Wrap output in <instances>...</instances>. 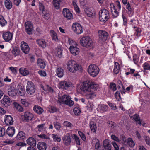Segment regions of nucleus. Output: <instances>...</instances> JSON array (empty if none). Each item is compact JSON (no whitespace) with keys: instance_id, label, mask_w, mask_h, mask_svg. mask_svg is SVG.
<instances>
[{"instance_id":"1","label":"nucleus","mask_w":150,"mask_h":150,"mask_svg":"<svg viewBox=\"0 0 150 150\" xmlns=\"http://www.w3.org/2000/svg\"><path fill=\"white\" fill-rule=\"evenodd\" d=\"M67 68L70 72L75 73L77 71L81 70L82 67L74 60H71L68 62Z\"/></svg>"},{"instance_id":"2","label":"nucleus","mask_w":150,"mask_h":150,"mask_svg":"<svg viewBox=\"0 0 150 150\" xmlns=\"http://www.w3.org/2000/svg\"><path fill=\"white\" fill-rule=\"evenodd\" d=\"M89 80H87L83 82L80 87H78L77 88V91L79 93H86L90 91L89 87Z\"/></svg>"},{"instance_id":"3","label":"nucleus","mask_w":150,"mask_h":150,"mask_svg":"<svg viewBox=\"0 0 150 150\" xmlns=\"http://www.w3.org/2000/svg\"><path fill=\"white\" fill-rule=\"evenodd\" d=\"M109 11L105 8L99 11V19L100 21L105 23L110 18Z\"/></svg>"},{"instance_id":"4","label":"nucleus","mask_w":150,"mask_h":150,"mask_svg":"<svg viewBox=\"0 0 150 150\" xmlns=\"http://www.w3.org/2000/svg\"><path fill=\"white\" fill-rule=\"evenodd\" d=\"M59 102L62 104L72 106L74 104L73 101L71 100V98L68 95L64 94L59 98Z\"/></svg>"},{"instance_id":"5","label":"nucleus","mask_w":150,"mask_h":150,"mask_svg":"<svg viewBox=\"0 0 150 150\" xmlns=\"http://www.w3.org/2000/svg\"><path fill=\"white\" fill-rule=\"evenodd\" d=\"M81 45L86 48H88L93 45L91 39L89 36L83 37L80 40Z\"/></svg>"},{"instance_id":"6","label":"nucleus","mask_w":150,"mask_h":150,"mask_svg":"<svg viewBox=\"0 0 150 150\" xmlns=\"http://www.w3.org/2000/svg\"><path fill=\"white\" fill-rule=\"evenodd\" d=\"M87 70L88 73L91 76L93 77L97 76L99 71L98 67L93 64L90 65L88 67Z\"/></svg>"},{"instance_id":"7","label":"nucleus","mask_w":150,"mask_h":150,"mask_svg":"<svg viewBox=\"0 0 150 150\" xmlns=\"http://www.w3.org/2000/svg\"><path fill=\"white\" fill-rule=\"evenodd\" d=\"M36 90V87L34 83L31 81H28L26 86V91L30 95H33Z\"/></svg>"},{"instance_id":"8","label":"nucleus","mask_w":150,"mask_h":150,"mask_svg":"<svg viewBox=\"0 0 150 150\" xmlns=\"http://www.w3.org/2000/svg\"><path fill=\"white\" fill-rule=\"evenodd\" d=\"M116 3L117 6L118 7V11L116 9V7L113 4H112L111 5V6L112 5L113 6V10L112 9V16L115 18H116L118 16L119 14V12H118V11L120 10L121 8V5L119 1H116Z\"/></svg>"},{"instance_id":"9","label":"nucleus","mask_w":150,"mask_h":150,"mask_svg":"<svg viewBox=\"0 0 150 150\" xmlns=\"http://www.w3.org/2000/svg\"><path fill=\"white\" fill-rule=\"evenodd\" d=\"M25 31L27 34L31 35L33 29V25L32 23L29 21L26 22L25 23Z\"/></svg>"},{"instance_id":"10","label":"nucleus","mask_w":150,"mask_h":150,"mask_svg":"<svg viewBox=\"0 0 150 150\" xmlns=\"http://www.w3.org/2000/svg\"><path fill=\"white\" fill-rule=\"evenodd\" d=\"M99 40L102 42L106 41L108 37V33L105 31L100 30L98 31Z\"/></svg>"},{"instance_id":"11","label":"nucleus","mask_w":150,"mask_h":150,"mask_svg":"<svg viewBox=\"0 0 150 150\" xmlns=\"http://www.w3.org/2000/svg\"><path fill=\"white\" fill-rule=\"evenodd\" d=\"M23 120L25 122H28L32 120L33 118V115L31 113L28 112H25L23 115L21 116Z\"/></svg>"},{"instance_id":"12","label":"nucleus","mask_w":150,"mask_h":150,"mask_svg":"<svg viewBox=\"0 0 150 150\" xmlns=\"http://www.w3.org/2000/svg\"><path fill=\"white\" fill-rule=\"evenodd\" d=\"M72 28L73 31L77 34H80L82 33V28L81 25L78 23H74Z\"/></svg>"},{"instance_id":"13","label":"nucleus","mask_w":150,"mask_h":150,"mask_svg":"<svg viewBox=\"0 0 150 150\" xmlns=\"http://www.w3.org/2000/svg\"><path fill=\"white\" fill-rule=\"evenodd\" d=\"M71 86V83L70 82L63 81H61L59 83V88L67 90Z\"/></svg>"},{"instance_id":"14","label":"nucleus","mask_w":150,"mask_h":150,"mask_svg":"<svg viewBox=\"0 0 150 150\" xmlns=\"http://www.w3.org/2000/svg\"><path fill=\"white\" fill-rule=\"evenodd\" d=\"M21 47L22 51L25 54H28L29 52L30 48L27 44L24 41L21 43Z\"/></svg>"},{"instance_id":"15","label":"nucleus","mask_w":150,"mask_h":150,"mask_svg":"<svg viewBox=\"0 0 150 150\" xmlns=\"http://www.w3.org/2000/svg\"><path fill=\"white\" fill-rule=\"evenodd\" d=\"M62 13L64 16L68 19H71L73 18V15L69 10L65 8L63 9Z\"/></svg>"},{"instance_id":"16","label":"nucleus","mask_w":150,"mask_h":150,"mask_svg":"<svg viewBox=\"0 0 150 150\" xmlns=\"http://www.w3.org/2000/svg\"><path fill=\"white\" fill-rule=\"evenodd\" d=\"M1 103L6 107L10 105L11 101L7 96H4L2 100H1Z\"/></svg>"},{"instance_id":"17","label":"nucleus","mask_w":150,"mask_h":150,"mask_svg":"<svg viewBox=\"0 0 150 150\" xmlns=\"http://www.w3.org/2000/svg\"><path fill=\"white\" fill-rule=\"evenodd\" d=\"M3 37L5 41L9 42L12 40L13 34L11 33L8 32L3 33Z\"/></svg>"},{"instance_id":"18","label":"nucleus","mask_w":150,"mask_h":150,"mask_svg":"<svg viewBox=\"0 0 150 150\" xmlns=\"http://www.w3.org/2000/svg\"><path fill=\"white\" fill-rule=\"evenodd\" d=\"M55 72L58 76L59 78L63 77L64 73V70L62 68L59 66L56 67Z\"/></svg>"},{"instance_id":"19","label":"nucleus","mask_w":150,"mask_h":150,"mask_svg":"<svg viewBox=\"0 0 150 150\" xmlns=\"http://www.w3.org/2000/svg\"><path fill=\"white\" fill-rule=\"evenodd\" d=\"M62 139L63 143L66 146H68L70 144L71 142V138L69 133L67 134V135L63 137Z\"/></svg>"},{"instance_id":"20","label":"nucleus","mask_w":150,"mask_h":150,"mask_svg":"<svg viewBox=\"0 0 150 150\" xmlns=\"http://www.w3.org/2000/svg\"><path fill=\"white\" fill-rule=\"evenodd\" d=\"M103 146L105 150H111V142L109 140L106 139L104 140Z\"/></svg>"},{"instance_id":"21","label":"nucleus","mask_w":150,"mask_h":150,"mask_svg":"<svg viewBox=\"0 0 150 150\" xmlns=\"http://www.w3.org/2000/svg\"><path fill=\"white\" fill-rule=\"evenodd\" d=\"M5 123L7 125H11L13 124V120L12 117L9 115H6L4 120Z\"/></svg>"},{"instance_id":"22","label":"nucleus","mask_w":150,"mask_h":150,"mask_svg":"<svg viewBox=\"0 0 150 150\" xmlns=\"http://www.w3.org/2000/svg\"><path fill=\"white\" fill-rule=\"evenodd\" d=\"M27 144L29 145L35 146L36 145V141L35 138L30 137L26 140Z\"/></svg>"},{"instance_id":"23","label":"nucleus","mask_w":150,"mask_h":150,"mask_svg":"<svg viewBox=\"0 0 150 150\" xmlns=\"http://www.w3.org/2000/svg\"><path fill=\"white\" fill-rule=\"evenodd\" d=\"M37 65L38 67L44 69L46 65L45 61L44 59L39 58L37 61Z\"/></svg>"},{"instance_id":"24","label":"nucleus","mask_w":150,"mask_h":150,"mask_svg":"<svg viewBox=\"0 0 150 150\" xmlns=\"http://www.w3.org/2000/svg\"><path fill=\"white\" fill-rule=\"evenodd\" d=\"M8 93L11 97H14L17 94L16 88L14 87H11L8 89Z\"/></svg>"},{"instance_id":"25","label":"nucleus","mask_w":150,"mask_h":150,"mask_svg":"<svg viewBox=\"0 0 150 150\" xmlns=\"http://www.w3.org/2000/svg\"><path fill=\"white\" fill-rule=\"evenodd\" d=\"M16 90L19 96H22L25 95V89L21 86L18 85Z\"/></svg>"},{"instance_id":"26","label":"nucleus","mask_w":150,"mask_h":150,"mask_svg":"<svg viewBox=\"0 0 150 150\" xmlns=\"http://www.w3.org/2000/svg\"><path fill=\"white\" fill-rule=\"evenodd\" d=\"M38 148L39 150H46L47 146L45 142H40L38 143Z\"/></svg>"},{"instance_id":"27","label":"nucleus","mask_w":150,"mask_h":150,"mask_svg":"<svg viewBox=\"0 0 150 150\" xmlns=\"http://www.w3.org/2000/svg\"><path fill=\"white\" fill-rule=\"evenodd\" d=\"M90 83H89V87L90 88V91H93V90H97L99 88V86L94 82H92L91 81L89 80Z\"/></svg>"},{"instance_id":"28","label":"nucleus","mask_w":150,"mask_h":150,"mask_svg":"<svg viewBox=\"0 0 150 150\" xmlns=\"http://www.w3.org/2000/svg\"><path fill=\"white\" fill-rule=\"evenodd\" d=\"M15 133V129L14 127H10L7 128L6 133L9 137L13 136Z\"/></svg>"},{"instance_id":"29","label":"nucleus","mask_w":150,"mask_h":150,"mask_svg":"<svg viewBox=\"0 0 150 150\" xmlns=\"http://www.w3.org/2000/svg\"><path fill=\"white\" fill-rule=\"evenodd\" d=\"M11 52L13 55L16 57L19 56L20 54V50L19 48L15 47L13 48Z\"/></svg>"},{"instance_id":"30","label":"nucleus","mask_w":150,"mask_h":150,"mask_svg":"<svg viewBox=\"0 0 150 150\" xmlns=\"http://www.w3.org/2000/svg\"><path fill=\"white\" fill-rule=\"evenodd\" d=\"M71 52L74 55H78L79 52V49L76 47H70Z\"/></svg>"},{"instance_id":"31","label":"nucleus","mask_w":150,"mask_h":150,"mask_svg":"<svg viewBox=\"0 0 150 150\" xmlns=\"http://www.w3.org/2000/svg\"><path fill=\"white\" fill-rule=\"evenodd\" d=\"M37 42L39 46L42 48H45L46 47V42L44 40L39 39L37 40Z\"/></svg>"},{"instance_id":"32","label":"nucleus","mask_w":150,"mask_h":150,"mask_svg":"<svg viewBox=\"0 0 150 150\" xmlns=\"http://www.w3.org/2000/svg\"><path fill=\"white\" fill-rule=\"evenodd\" d=\"M92 144H95V147L96 150H97L101 148L100 145L99 141L96 138H95L93 140Z\"/></svg>"},{"instance_id":"33","label":"nucleus","mask_w":150,"mask_h":150,"mask_svg":"<svg viewBox=\"0 0 150 150\" xmlns=\"http://www.w3.org/2000/svg\"><path fill=\"white\" fill-rule=\"evenodd\" d=\"M33 110L34 111L39 114H42L43 112V109L40 107L35 105L33 108Z\"/></svg>"},{"instance_id":"34","label":"nucleus","mask_w":150,"mask_h":150,"mask_svg":"<svg viewBox=\"0 0 150 150\" xmlns=\"http://www.w3.org/2000/svg\"><path fill=\"white\" fill-rule=\"evenodd\" d=\"M16 139L18 140H23L25 139V134L23 131L19 132L16 137Z\"/></svg>"},{"instance_id":"35","label":"nucleus","mask_w":150,"mask_h":150,"mask_svg":"<svg viewBox=\"0 0 150 150\" xmlns=\"http://www.w3.org/2000/svg\"><path fill=\"white\" fill-rule=\"evenodd\" d=\"M90 127L91 131L95 133L97 130V127L95 123L93 121L90 122Z\"/></svg>"},{"instance_id":"36","label":"nucleus","mask_w":150,"mask_h":150,"mask_svg":"<svg viewBox=\"0 0 150 150\" xmlns=\"http://www.w3.org/2000/svg\"><path fill=\"white\" fill-rule=\"evenodd\" d=\"M96 96V94L92 91H90L85 94V96L87 99H92Z\"/></svg>"},{"instance_id":"37","label":"nucleus","mask_w":150,"mask_h":150,"mask_svg":"<svg viewBox=\"0 0 150 150\" xmlns=\"http://www.w3.org/2000/svg\"><path fill=\"white\" fill-rule=\"evenodd\" d=\"M62 48L60 47H57L56 49V53L58 57L61 58L62 57Z\"/></svg>"},{"instance_id":"38","label":"nucleus","mask_w":150,"mask_h":150,"mask_svg":"<svg viewBox=\"0 0 150 150\" xmlns=\"http://www.w3.org/2000/svg\"><path fill=\"white\" fill-rule=\"evenodd\" d=\"M5 5L6 8L8 10L11 9L12 7V4L10 0H5Z\"/></svg>"},{"instance_id":"39","label":"nucleus","mask_w":150,"mask_h":150,"mask_svg":"<svg viewBox=\"0 0 150 150\" xmlns=\"http://www.w3.org/2000/svg\"><path fill=\"white\" fill-rule=\"evenodd\" d=\"M19 72L24 76H26L29 74V72L26 68H20L19 69Z\"/></svg>"},{"instance_id":"40","label":"nucleus","mask_w":150,"mask_h":150,"mask_svg":"<svg viewBox=\"0 0 150 150\" xmlns=\"http://www.w3.org/2000/svg\"><path fill=\"white\" fill-rule=\"evenodd\" d=\"M120 67L119 64L115 62V65L113 69V72L115 74H118L119 72Z\"/></svg>"},{"instance_id":"41","label":"nucleus","mask_w":150,"mask_h":150,"mask_svg":"<svg viewBox=\"0 0 150 150\" xmlns=\"http://www.w3.org/2000/svg\"><path fill=\"white\" fill-rule=\"evenodd\" d=\"M61 0H53V2L54 6L57 9L60 8V4Z\"/></svg>"},{"instance_id":"42","label":"nucleus","mask_w":150,"mask_h":150,"mask_svg":"<svg viewBox=\"0 0 150 150\" xmlns=\"http://www.w3.org/2000/svg\"><path fill=\"white\" fill-rule=\"evenodd\" d=\"M7 23L6 21L4 19L3 16L0 15V24L3 27L5 26Z\"/></svg>"},{"instance_id":"43","label":"nucleus","mask_w":150,"mask_h":150,"mask_svg":"<svg viewBox=\"0 0 150 150\" xmlns=\"http://www.w3.org/2000/svg\"><path fill=\"white\" fill-rule=\"evenodd\" d=\"M51 33L52 40H54L55 41H58V39L56 33L53 30L51 31Z\"/></svg>"},{"instance_id":"44","label":"nucleus","mask_w":150,"mask_h":150,"mask_svg":"<svg viewBox=\"0 0 150 150\" xmlns=\"http://www.w3.org/2000/svg\"><path fill=\"white\" fill-rule=\"evenodd\" d=\"M14 105L16 109L18 111L20 112H22L23 111V108L19 104L15 103L14 104Z\"/></svg>"},{"instance_id":"45","label":"nucleus","mask_w":150,"mask_h":150,"mask_svg":"<svg viewBox=\"0 0 150 150\" xmlns=\"http://www.w3.org/2000/svg\"><path fill=\"white\" fill-rule=\"evenodd\" d=\"M52 136L54 141L57 142H59L60 141V137L58 136L57 134H52Z\"/></svg>"},{"instance_id":"46","label":"nucleus","mask_w":150,"mask_h":150,"mask_svg":"<svg viewBox=\"0 0 150 150\" xmlns=\"http://www.w3.org/2000/svg\"><path fill=\"white\" fill-rule=\"evenodd\" d=\"M127 144L130 147H133L135 145V143L131 138H129L127 139Z\"/></svg>"},{"instance_id":"47","label":"nucleus","mask_w":150,"mask_h":150,"mask_svg":"<svg viewBox=\"0 0 150 150\" xmlns=\"http://www.w3.org/2000/svg\"><path fill=\"white\" fill-rule=\"evenodd\" d=\"M133 119L137 122V123L139 124L140 125H141V121L138 115L136 114L134 115L133 117Z\"/></svg>"},{"instance_id":"48","label":"nucleus","mask_w":150,"mask_h":150,"mask_svg":"<svg viewBox=\"0 0 150 150\" xmlns=\"http://www.w3.org/2000/svg\"><path fill=\"white\" fill-rule=\"evenodd\" d=\"M74 113L76 115H79L81 112L80 110L78 107H75L73 110Z\"/></svg>"},{"instance_id":"49","label":"nucleus","mask_w":150,"mask_h":150,"mask_svg":"<svg viewBox=\"0 0 150 150\" xmlns=\"http://www.w3.org/2000/svg\"><path fill=\"white\" fill-rule=\"evenodd\" d=\"M84 11L86 14L88 16L91 17L93 16V13L89 9L86 8L85 10Z\"/></svg>"},{"instance_id":"50","label":"nucleus","mask_w":150,"mask_h":150,"mask_svg":"<svg viewBox=\"0 0 150 150\" xmlns=\"http://www.w3.org/2000/svg\"><path fill=\"white\" fill-rule=\"evenodd\" d=\"M107 123L108 127L111 129H114L115 127L116 126L115 123L112 121H109Z\"/></svg>"},{"instance_id":"51","label":"nucleus","mask_w":150,"mask_h":150,"mask_svg":"<svg viewBox=\"0 0 150 150\" xmlns=\"http://www.w3.org/2000/svg\"><path fill=\"white\" fill-rule=\"evenodd\" d=\"M108 106L107 105H100V110L103 112H105L107 111L108 109Z\"/></svg>"},{"instance_id":"52","label":"nucleus","mask_w":150,"mask_h":150,"mask_svg":"<svg viewBox=\"0 0 150 150\" xmlns=\"http://www.w3.org/2000/svg\"><path fill=\"white\" fill-rule=\"evenodd\" d=\"M73 137L76 142V144L80 145V141L79 137L75 134L73 135Z\"/></svg>"},{"instance_id":"53","label":"nucleus","mask_w":150,"mask_h":150,"mask_svg":"<svg viewBox=\"0 0 150 150\" xmlns=\"http://www.w3.org/2000/svg\"><path fill=\"white\" fill-rule=\"evenodd\" d=\"M63 125L64 126L69 127L71 128L73 127V125L71 123L67 121H64L63 123Z\"/></svg>"},{"instance_id":"54","label":"nucleus","mask_w":150,"mask_h":150,"mask_svg":"<svg viewBox=\"0 0 150 150\" xmlns=\"http://www.w3.org/2000/svg\"><path fill=\"white\" fill-rule=\"evenodd\" d=\"M120 141L122 144H125L127 141V139L125 136L123 135H121L120 136Z\"/></svg>"},{"instance_id":"55","label":"nucleus","mask_w":150,"mask_h":150,"mask_svg":"<svg viewBox=\"0 0 150 150\" xmlns=\"http://www.w3.org/2000/svg\"><path fill=\"white\" fill-rule=\"evenodd\" d=\"M53 124L54 127L57 130H59L60 129L61 126L60 123L57 122H54Z\"/></svg>"},{"instance_id":"56","label":"nucleus","mask_w":150,"mask_h":150,"mask_svg":"<svg viewBox=\"0 0 150 150\" xmlns=\"http://www.w3.org/2000/svg\"><path fill=\"white\" fill-rule=\"evenodd\" d=\"M69 44L70 45V47H76L77 44L74 41L72 40H69Z\"/></svg>"},{"instance_id":"57","label":"nucleus","mask_w":150,"mask_h":150,"mask_svg":"<svg viewBox=\"0 0 150 150\" xmlns=\"http://www.w3.org/2000/svg\"><path fill=\"white\" fill-rule=\"evenodd\" d=\"M78 133L82 139L83 141H86V138L84 134H83L82 132L80 131H79Z\"/></svg>"},{"instance_id":"58","label":"nucleus","mask_w":150,"mask_h":150,"mask_svg":"<svg viewBox=\"0 0 150 150\" xmlns=\"http://www.w3.org/2000/svg\"><path fill=\"white\" fill-rule=\"evenodd\" d=\"M110 88L113 91H116L117 89L116 84L114 83H111L110 85Z\"/></svg>"},{"instance_id":"59","label":"nucleus","mask_w":150,"mask_h":150,"mask_svg":"<svg viewBox=\"0 0 150 150\" xmlns=\"http://www.w3.org/2000/svg\"><path fill=\"white\" fill-rule=\"evenodd\" d=\"M5 132L4 129L0 126V137H3L5 135Z\"/></svg>"},{"instance_id":"60","label":"nucleus","mask_w":150,"mask_h":150,"mask_svg":"<svg viewBox=\"0 0 150 150\" xmlns=\"http://www.w3.org/2000/svg\"><path fill=\"white\" fill-rule=\"evenodd\" d=\"M143 67L144 70H150V65L147 62L144 63Z\"/></svg>"},{"instance_id":"61","label":"nucleus","mask_w":150,"mask_h":150,"mask_svg":"<svg viewBox=\"0 0 150 150\" xmlns=\"http://www.w3.org/2000/svg\"><path fill=\"white\" fill-rule=\"evenodd\" d=\"M21 103L25 107H27L29 105V103L25 99H21Z\"/></svg>"},{"instance_id":"62","label":"nucleus","mask_w":150,"mask_h":150,"mask_svg":"<svg viewBox=\"0 0 150 150\" xmlns=\"http://www.w3.org/2000/svg\"><path fill=\"white\" fill-rule=\"evenodd\" d=\"M108 104L109 106L111 107L112 109L115 110L117 109L116 106L115 104L109 102H108Z\"/></svg>"},{"instance_id":"63","label":"nucleus","mask_w":150,"mask_h":150,"mask_svg":"<svg viewBox=\"0 0 150 150\" xmlns=\"http://www.w3.org/2000/svg\"><path fill=\"white\" fill-rule=\"evenodd\" d=\"M45 125V124L44 123L38 125L37 127V128L38 129V130L40 131H41L42 130Z\"/></svg>"},{"instance_id":"64","label":"nucleus","mask_w":150,"mask_h":150,"mask_svg":"<svg viewBox=\"0 0 150 150\" xmlns=\"http://www.w3.org/2000/svg\"><path fill=\"white\" fill-rule=\"evenodd\" d=\"M38 73L42 76H46V73L45 71L40 70L38 71Z\"/></svg>"}]
</instances>
